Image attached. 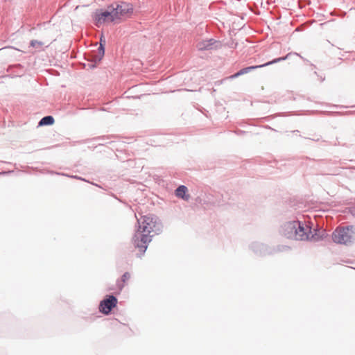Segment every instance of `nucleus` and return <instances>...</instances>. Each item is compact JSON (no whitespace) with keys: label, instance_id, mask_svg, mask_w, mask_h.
Segmentation results:
<instances>
[{"label":"nucleus","instance_id":"obj_1","mask_svg":"<svg viewBox=\"0 0 355 355\" xmlns=\"http://www.w3.org/2000/svg\"><path fill=\"white\" fill-rule=\"evenodd\" d=\"M139 224V228L132 238V242L135 248H137L141 254H143L152 240L153 236L150 235V233L159 230V227H157V219L150 216L141 217Z\"/></svg>","mask_w":355,"mask_h":355},{"label":"nucleus","instance_id":"obj_2","mask_svg":"<svg viewBox=\"0 0 355 355\" xmlns=\"http://www.w3.org/2000/svg\"><path fill=\"white\" fill-rule=\"evenodd\" d=\"M354 236L353 227L338 228L333 234L332 239L336 243L347 244L352 241Z\"/></svg>","mask_w":355,"mask_h":355},{"label":"nucleus","instance_id":"obj_3","mask_svg":"<svg viewBox=\"0 0 355 355\" xmlns=\"http://www.w3.org/2000/svg\"><path fill=\"white\" fill-rule=\"evenodd\" d=\"M287 228L291 230H295L294 238L296 240L304 241L309 239L311 233V227L306 225L304 226L300 222L290 223Z\"/></svg>","mask_w":355,"mask_h":355},{"label":"nucleus","instance_id":"obj_4","mask_svg":"<svg viewBox=\"0 0 355 355\" xmlns=\"http://www.w3.org/2000/svg\"><path fill=\"white\" fill-rule=\"evenodd\" d=\"M133 11V7L131 4L122 2L118 5L116 8L112 10L114 19H120L128 17L131 15Z\"/></svg>","mask_w":355,"mask_h":355},{"label":"nucleus","instance_id":"obj_5","mask_svg":"<svg viewBox=\"0 0 355 355\" xmlns=\"http://www.w3.org/2000/svg\"><path fill=\"white\" fill-rule=\"evenodd\" d=\"M94 20L95 21V24L98 26L105 22L115 21L112 11H105L101 12H96L94 15Z\"/></svg>","mask_w":355,"mask_h":355},{"label":"nucleus","instance_id":"obj_6","mask_svg":"<svg viewBox=\"0 0 355 355\" xmlns=\"http://www.w3.org/2000/svg\"><path fill=\"white\" fill-rule=\"evenodd\" d=\"M117 304V299L113 295H110L108 298L103 300L99 305V310L101 312L108 314L112 308Z\"/></svg>","mask_w":355,"mask_h":355},{"label":"nucleus","instance_id":"obj_7","mask_svg":"<svg viewBox=\"0 0 355 355\" xmlns=\"http://www.w3.org/2000/svg\"><path fill=\"white\" fill-rule=\"evenodd\" d=\"M280 60H282V58L274 60L272 62H269L263 64H261V65H258V66H251V67L243 68V69H241L239 71H238L237 73H236L235 74L231 76L230 78H234L238 77L239 76H241V75H243L244 73L251 71L252 69L271 64L275 63Z\"/></svg>","mask_w":355,"mask_h":355},{"label":"nucleus","instance_id":"obj_8","mask_svg":"<svg viewBox=\"0 0 355 355\" xmlns=\"http://www.w3.org/2000/svg\"><path fill=\"white\" fill-rule=\"evenodd\" d=\"M187 188L185 186H180L175 190V195L179 198L188 200L189 199V196L187 195Z\"/></svg>","mask_w":355,"mask_h":355},{"label":"nucleus","instance_id":"obj_9","mask_svg":"<svg viewBox=\"0 0 355 355\" xmlns=\"http://www.w3.org/2000/svg\"><path fill=\"white\" fill-rule=\"evenodd\" d=\"M325 236V232L324 230H315L314 234H309V239L311 241H318L322 239Z\"/></svg>","mask_w":355,"mask_h":355},{"label":"nucleus","instance_id":"obj_10","mask_svg":"<svg viewBox=\"0 0 355 355\" xmlns=\"http://www.w3.org/2000/svg\"><path fill=\"white\" fill-rule=\"evenodd\" d=\"M214 44V42L211 40L209 41H204L200 42L198 44V47L200 50H209L212 49Z\"/></svg>","mask_w":355,"mask_h":355},{"label":"nucleus","instance_id":"obj_11","mask_svg":"<svg viewBox=\"0 0 355 355\" xmlns=\"http://www.w3.org/2000/svg\"><path fill=\"white\" fill-rule=\"evenodd\" d=\"M130 279V274L128 272H125L121 279L118 281L117 284L119 289L124 287L126 282Z\"/></svg>","mask_w":355,"mask_h":355},{"label":"nucleus","instance_id":"obj_12","mask_svg":"<svg viewBox=\"0 0 355 355\" xmlns=\"http://www.w3.org/2000/svg\"><path fill=\"white\" fill-rule=\"evenodd\" d=\"M54 123V119L51 116H44L40 121V125H52Z\"/></svg>","mask_w":355,"mask_h":355},{"label":"nucleus","instance_id":"obj_13","mask_svg":"<svg viewBox=\"0 0 355 355\" xmlns=\"http://www.w3.org/2000/svg\"><path fill=\"white\" fill-rule=\"evenodd\" d=\"M104 55V47L103 46L102 40H101V45L98 47V60H101Z\"/></svg>","mask_w":355,"mask_h":355},{"label":"nucleus","instance_id":"obj_14","mask_svg":"<svg viewBox=\"0 0 355 355\" xmlns=\"http://www.w3.org/2000/svg\"><path fill=\"white\" fill-rule=\"evenodd\" d=\"M31 45L33 47H37V46H42L43 45V43L42 42H40L37 40H33L31 42Z\"/></svg>","mask_w":355,"mask_h":355}]
</instances>
